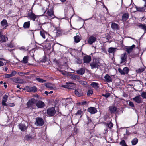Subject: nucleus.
<instances>
[{
    "label": "nucleus",
    "instance_id": "nucleus-1",
    "mask_svg": "<svg viewBox=\"0 0 146 146\" xmlns=\"http://www.w3.org/2000/svg\"><path fill=\"white\" fill-rule=\"evenodd\" d=\"M56 113V110L54 108H49L47 110V114L49 116H54L55 114Z\"/></svg>",
    "mask_w": 146,
    "mask_h": 146
},
{
    "label": "nucleus",
    "instance_id": "nucleus-2",
    "mask_svg": "<svg viewBox=\"0 0 146 146\" xmlns=\"http://www.w3.org/2000/svg\"><path fill=\"white\" fill-rule=\"evenodd\" d=\"M35 124L38 126H42L44 124L43 119L41 117H37Z\"/></svg>",
    "mask_w": 146,
    "mask_h": 146
},
{
    "label": "nucleus",
    "instance_id": "nucleus-3",
    "mask_svg": "<svg viewBox=\"0 0 146 146\" xmlns=\"http://www.w3.org/2000/svg\"><path fill=\"white\" fill-rule=\"evenodd\" d=\"M100 62L99 61L97 60H95V61H93L90 64L92 69H94L96 68H98L100 67Z\"/></svg>",
    "mask_w": 146,
    "mask_h": 146
},
{
    "label": "nucleus",
    "instance_id": "nucleus-4",
    "mask_svg": "<svg viewBox=\"0 0 146 146\" xmlns=\"http://www.w3.org/2000/svg\"><path fill=\"white\" fill-rule=\"evenodd\" d=\"M75 95L78 97H80L84 96V92L82 89H76L74 92Z\"/></svg>",
    "mask_w": 146,
    "mask_h": 146
},
{
    "label": "nucleus",
    "instance_id": "nucleus-5",
    "mask_svg": "<svg viewBox=\"0 0 146 146\" xmlns=\"http://www.w3.org/2000/svg\"><path fill=\"white\" fill-rule=\"evenodd\" d=\"M64 87L70 89H73L76 87V84L72 82L68 83L66 85H64Z\"/></svg>",
    "mask_w": 146,
    "mask_h": 146
},
{
    "label": "nucleus",
    "instance_id": "nucleus-6",
    "mask_svg": "<svg viewBox=\"0 0 146 146\" xmlns=\"http://www.w3.org/2000/svg\"><path fill=\"white\" fill-rule=\"evenodd\" d=\"M36 106L38 108H42L45 107V104L44 102L41 100H38L36 101Z\"/></svg>",
    "mask_w": 146,
    "mask_h": 146
},
{
    "label": "nucleus",
    "instance_id": "nucleus-7",
    "mask_svg": "<svg viewBox=\"0 0 146 146\" xmlns=\"http://www.w3.org/2000/svg\"><path fill=\"white\" fill-rule=\"evenodd\" d=\"M31 12H29L28 14V17L33 21L35 20V19L37 18V16L34 14L32 12V9L31 10Z\"/></svg>",
    "mask_w": 146,
    "mask_h": 146
},
{
    "label": "nucleus",
    "instance_id": "nucleus-8",
    "mask_svg": "<svg viewBox=\"0 0 146 146\" xmlns=\"http://www.w3.org/2000/svg\"><path fill=\"white\" fill-rule=\"evenodd\" d=\"M91 57L90 56L86 55L83 57V60L84 63H88L91 61Z\"/></svg>",
    "mask_w": 146,
    "mask_h": 146
},
{
    "label": "nucleus",
    "instance_id": "nucleus-9",
    "mask_svg": "<svg viewBox=\"0 0 146 146\" xmlns=\"http://www.w3.org/2000/svg\"><path fill=\"white\" fill-rule=\"evenodd\" d=\"M36 100L34 98H32L29 100L27 103V105L29 108L32 107V105L35 104Z\"/></svg>",
    "mask_w": 146,
    "mask_h": 146
},
{
    "label": "nucleus",
    "instance_id": "nucleus-10",
    "mask_svg": "<svg viewBox=\"0 0 146 146\" xmlns=\"http://www.w3.org/2000/svg\"><path fill=\"white\" fill-rule=\"evenodd\" d=\"M87 111L91 114H95L98 111L96 109L95 107H90L88 108Z\"/></svg>",
    "mask_w": 146,
    "mask_h": 146
},
{
    "label": "nucleus",
    "instance_id": "nucleus-11",
    "mask_svg": "<svg viewBox=\"0 0 146 146\" xmlns=\"http://www.w3.org/2000/svg\"><path fill=\"white\" fill-rule=\"evenodd\" d=\"M140 96V95H138L133 98V100L135 102L138 104L141 103L142 102V98Z\"/></svg>",
    "mask_w": 146,
    "mask_h": 146
},
{
    "label": "nucleus",
    "instance_id": "nucleus-12",
    "mask_svg": "<svg viewBox=\"0 0 146 146\" xmlns=\"http://www.w3.org/2000/svg\"><path fill=\"white\" fill-rule=\"evenodd\" d=\"M8 97L7 95L5 94L3 97V99L2 102V105L3 106H7L8 105L6 103V102L7 100Z\"/></svg>",
    "mask_w": 146,
    "mask_h": 146
},
{
    "label": "nucleus",
    "instance_id": "nucleus-13",
    "mask_svg": "<svg viewBox=\"0 0 146 146\" xmlns=\"http://www.w3.org/2000/svg\"><path fill=\"white\" fill-rule=\"evenodd\" d=\"M111 27L114 30L117 31L119 29V26L117 24L115 23H112L111 25Z\"/></svg>",
    "mask_w": 146,
    "mask_h": 146
},
{
    "label": "nucleus",
    "instance_id": "nucleus-14",
    "mask_svg": "<svg viewBox=\"0 0 146 146\" xmlns=\"http://www.w3.org/2000/svg\"><path fill=\"white\" fill-rule=\"evenodd\" d=\"M99 84L98 83L92 82L91 83L90 86L92 88L97 90L99 88Z\"/></svg>",
    "mask_w": 146,
    "mask_h": 146
},
{
    "label": "nucleus",
    "instance_id": "nucleus-15",
    "mask_svg": "<svg viewBox=\"0 0 146 146\" xmlns=\"http://www.w3.org/2000/svg\"><path fill=\"white\" fill-rule=\"evenodd\" d=\"M96 37H89L88 42L89 44L91 45L96 40Z\"/></svg>",
    "mask_w": 146,
    "mask_h": 146
},
{
    "label": "nucleus",
    "instance_id": "nucleus-16",
    "mask_svg": "<svg viewBox=\"0 0 146 146\" xmlns=\"http://www.w3.org/2000/svg\"><path fill=\"white\" fill-rule=\"evenodd\" d=\"M18 126L19 129L23 131H25L28 127L26 126L25 124L22 123L19 124Z\"/></svg>",
    "mask_w": 146,
    "mask_h": 146
},
{
    "label": "nucleus",
    "instance_id": "nucleus-17",
    "mask_svg": "<svg viewBox=\"0 0 146 146\" xmlns=\"http://www.w3.org/2000/svg\"><path fill=\"white\" fill-rule=\"evenodd\" d=\"M105 80L107 82L110 83L112 82L111 77L108 74H106L104 77Z\"/></svg>",
    "mask_w": 146,
    "mask_h": 146
},
{
    "label": "nucleus",
    "instance_id": "nucleus-18",
    "mask_svg": "<svg viewBox=\"0 0 146 146\" xmlns=\"http://www.w3.org/2000/svg\"><path fill=\"white\" fill-rule=\"evenodd\" d=\"M127 57V56L126 53H124L121 55V63H123L126 61Z\"/></svg>",
    "mask_w": 146,
    "mask_h": 146
},
{
    "label": "nucleus",
    "instance_id": "nucleus-19",
    "mask_svg": "<svg viewBox=\"0 0 146 146\" xmlns=\"http://www.w3.org/2000/svg\"><path fill=\"white\" fill-rule=\"evenodd\" d=\"M69 76L70 77V78L72 80H80V77L79 76L72 73L69 74Z\"/></svg>",
    "mask_w": 146,
    "mask_h": 146
},
{
    "label": "nucleus",
    "instance_id": "nucleus-20",
    "mask_svg": "<svg viewBox=\"0 0 146 146\" xmlns=\"http://www.w3.org/2000/svg\"><path fill=\"white\" fill-rule=\"evenodd\" d=\"M76 72L78 74L83 75L85 72V70L83 68H82L76 70Z\"/></svg>",
    "mask_w": 146,
    "mask_h": 146
},
{
    "label": "nucleus",
    "instance_id": "nucleus-21",
    "mask_svg": "<svg viewBox=\"0 0 146 146\" xmlns=\"http://www.w3.org/2000/svg\"><path fill=\"white\" fill-rule=\"evenodd\" d=\"M47 14L49 16L51 17L54 16V12L52 9H49L47 12Z\"/></svg>",
    "mask_w": 146,
    "mask_h": 146
},
{
    "label": "nucleus",
    "instance_id": "nucleus-22",
    "mask_svg": "<svg viewBox=\"0 0 146 146\" xmlns=\"http://www.w3.org/2000/svg\"><path fill=\"white\" fill-rule=\"evenodd\" d=\"M44 48L46 50H49L51 48V45L50 43L45 44L43 46Z\"/></svg>",
    "mask_w": 146,
    "mask_h": 146
},
{
    "label": "nucleus",
    "instance_id": "nucleus-23",
    "mask_svg": "<svg viewBox=\"0 0 146 146\" xmlns=\"http://www.w3.org/2000/svg\"><path fill=\"white\" fill-rule=\"evenodd\" d=\"M117 109L116 107L115 106L110 107L109 108V110L111 114L115 113Z\"/></svg>",
    "mask_w": 146,
    "mask_h": 146
},
{
    "label": "nucleus",
    "instance_id": "nucleus-24",
    "mask_svg": "<svg viewBox=\"0 0 146 146\" xmlns=\"http://www.w3.org/2000/svg\"><path fill=\"white\" fill-rule=\"evenodd\" d=\"M40 34L42 36H45L49 35V34L43 30H42L40 31Z\"/></svg>",
    "mask_w": 146,
    "mask_h": 146
},
{
    "label": "nucleus",
    "instance_id": "nucleus-25",
    "mask_svg": "<svg viewBox=\"0 0 146 146\" xmlns=\"http://www.w3.org/2000/svg\"><path fill=\"white\" fill-rule=\"evenodd\" d=\"M30 92H36L37 90V88L36 86H33L29 88Z\"/></svg>",
    "mask_w": 146,
    "mask_h": 146
},
{
    "label": "nucleus",
    "instance_id": "nucleus-26",
    "mask_svg": "<svg viewBox=\"0 0 146 146\" xmlns=\"http://www.w3.org/2000/svg\"><path fill=\"white\" fill-rule=\"evenodd\" d=\"M129 18V15L127 13L123 14L122 16V20L123 21H126Z\"/></svg>",
    "mask_w": 146,
    "mask_h": 146
},
{
    "label": "nucleus",
    "instance_id": "nucleus-27",
    "mask_svg": "<svg viewBox=\"0 0 146 146\" xmlns=\"http://www.w3.org/2000/svg\"><path fill=\"white\" fill-rule=\"evenodd\" d=\"M138 142V139L136 138H135L133 139L131 141L132 144L133 145H136Z\"/></svg>",
    "mask_w": 146,
    "mask_h": 146
},
{
    "label": "nucleus",
    "instance_id": "nucleus-28",
    "mask_svg": "<svg viewBox=\"0 0 146 146\" xmlns=\"http://www.w3.org/2000/svg\"><path fill=\"white\" fill-rule=\"evenodd\" d=\"M136 9H137V11H139V12H143L146 9V8H145L144 7H136Z\"/></svg>",
    "mask_w": 146,
    "mask_h": 146
},
{
    "label": "nucleus",
    "instance_id": "nucleus-29",
    "mask_svg": "<svg viewBox=\"0 0 146 146\" xmlns=\"http://www.w3.org/2000/svg\"><path fill=\"white\" fill-rule=\"evenodd\" d=\"M28 56H25L22 60V61H21V62L24 64H26L27 62L28 61Z\"/></svg>",
    "mask_w": 146,
    "mask_h": 146
},
{
    "label": "nucleus",
    "instance_id": "nucleus-30",
    "mask_svg": "<svg viewBox=\"0 0 146 146\" xmlns=\"http://www.w3.org/2000/svg\"><path fill=\"white\" fill-rule=\"evenodd\" d=\"M36 81L40 83H44L46 82V80L39 78H35Z\"/></svg>",
    "mask_w": 146,
    "mask_h": 146
},
{
    "label": "nucleus",
    "instance_id": "nucleus-31",
    "mask_svg": "<svg viewBox=\"0 0 146 146\" xmlns=\"http://www.w3.org/2000/svg\"><path fill=\"white\" fill-rule=\"evenodd\" d=\"M93 94V91L92 89H89L88 90L87 93V96H89L92 95Z\"/></svg>",
    "mask_w": 146,
    "mask_h": 146
},
{
    "label": "nucleus",
    "instance_id": "nucleus-32",
    "mask_svg": "<svg viewBox=\"0 0 146 146\" xmlns=\"http://www.w3.org/2000/svg\"><path fill=\"white\" fill-rule=\"evenodd\" d=\"M25 137L27 141L31 140L33 138L32 135L30 134L26 135Z\"/></svg>",
    "mask_w": 146,
    "mask_h": 146
},
{
    "label": "nucleus",
    "instance_id": "nucleus-33",
    "mask_svg": "<svg viewBox=\"0 0 146 146\" xmlns=\"http://www.w3.org/2000/svg\"><path fill=\"white\" fill-rule=\"evenodd\" d=\"M30 26V21L25 22L23 24V27L25 28H28Z\"/></svg>",
    "mask_w": 146,
    "mask_h": 146
},
{
    "label": "nucleus",
    "instance_id": "nucleus-34",
    "mask_svg": "<svg viewBox=\"0 0 146 146\" xmlns=\"http://www.w3.org/2000/svg\"><path fill=\"white\" fill-rule=\"evenodd\" d=\"M116 48L113 47H110L109 48L108 52L110 53H114L115 51Z\"/></svg>",
    "mask_w": 146,
    "mask_h": 146
},
{
    "label": "nucleus",
    "instance_id": "nucleus-35",
    "mask_svg": "<svg viewBox=\"0 0 146 146\" xmlns=\"http://www.w3.org/2000/svg\"><path fill=\"white\" fill-rule=\"evenodd\" d=\"M81 37H74V42L76 43L79 42L81 40Z\"/></svg>",
    "mask_w": 146,
    "mask_h": 146
},
{
    "label": "nucleus",
    "instance_id": "nucleus-36",
    "mask_svg": "<svg viewBox=\"0 0 146 146\" xmlns=\"http://www.w3.org/2000/svg\"><path fill=\"white\" fill-rule=\"evenodd\" d=\"M119 144L121 146H128L124 140H122L119 143Z\"/></svg>",
    "mask_w": 146,
    "mask_h": 146
},
{
    "label": "nucleus",
    "instance_id": "nucleus-37",
    "mask_svg": "<svg viewBox=\"0 0 146 146\" xmlns=\"http://www.w3.org/2000/svg\"><path fill=\"white\" fill-rule=\"evenodd\" d=\"M123 70L125 74H127L129 71V69L127 67H124Z\"/></svg>",
    "mask_w": 146,
    "mask_h": 146
},
{
    "label": "nucleus",
    "instance_id": "nucleus-38",
    "mask_svg": "<svg viewBox=\"0 0 146 146\" xmlns=\"http://www.w3.org/2000/svg\"><path fill=\"white\" fill-rule=\"evenodd\" d=\"M139 27L144 31H146V25H145L140 24L139 25Z\"/></svg>",
    "mask_w": 146,
    "mask_h": 146
},
{
    "label": "nucleus",
    "instance_id": "nucleus-39",
    "mask_svg": "<svg viewBox=\"0 0 146 146\" xmlns=\"http://www.w3.org/2000/svg\"><path fill=\"white\" fill-rule=\"evenodd\" d=\"M55 39V38L53 37H48L46 40L48 42H52Z\"/></svg>",
    "mask_w": 146,
    "mask_h": 146
},
{
    "label": "nucleus",
    "instance_id": "nucleus-40",
    "mask_svg": "<svg viewBox=\"0 0 146 146\" xmlns=\"http://www.w3.org/2000/svg\"><path fill=\"white\" fill-rule=\"evenodd\" d=\"M113 124L111 122H110L109 123H107L106 126L108 128L111 129L113 126Z\"/></svg>",
    "mask_w": 146,
    "mask_h": 146
},
{
    "label": "nucleus",
    "instance_id": "nucleus-41",
    "mask_svg": "<svg viewBox=\"0 0 146 146\" xmlns=\"http://www.w3.org/2000/svg\"><path fill=\"white\" fill-rule=\"evenodd\" d=\"M145 70L143 68H140L136 70V72L137 73H140L143 72Z\"/></svg>",
    "mask_w": 146,
    "mask_h": 146
},
{
    "label": "nucleus",
    "instance_id": "nucleus-42",
    "mask_svg": "<svg viewBox=\"0 0 146 146\" xmlns=\"http://www.w3.org/2000/svg\"><path fill=\"white\" fill-rule=\"evenodd\" d=\"M75 114L76 115H81V116H82V111L81 110H78Z\"/></svg>",
    "mask_w": 146,
    "mask_h": 146
},
{
    "label": "nucleus",
    "instance_id": "nucleus-43",
    "mask_svg": "<svg viewBox=\"0 0 146 146\" xmlns=\"http://www.w3.org/2000/svg\"><path fill=\"white\" fill-rule=\"evenodd\" d=\"M1 38V41L2 42H5L6 40H8L7 37H0Z\"/></svg>",
    "mask_w": 146,
    "mask_h": 146
},
{
    "label": "nucleus",
    "instance_id": "nucleus-44",
    "mask_svg": "<svg viewBox=\"0 0 146 146\" xmlns=\"http://www.w3.org/2000/svg\"><path fill=\"white\" fill-rule=\"evenodd\" d=\"M141 96L143 98L146 99V92L144 91L142 92L141 94Z\"/></svg>",
    "mask_w": 146,
    "mask_h": 146
},
{
    "label": "nucleus",
    "instance_id": "nucleus-45",
    "mask_svg": "<svg viewBox=\"0 0 146 146\" xmlns=\"http://www.w3.org/2000/svg\"><path fill=\"white\" fill-rule=\"evenodd\" d=\"M1 24L3 26L6 25L7 24V21L6 20L4 19L1 22Z\"/></svg>",
    "mask_w": 146,
    "mask_h": 146
},
{
    "label": "nucleus",
    "instance_id": "nucleus-46",
    "mask_svg": "<svg viewBox=\"0 0 146 146\" xmlns=\"http://www.w3.org/2000/svg\"><path fill=\"white\" fill-rule=\"evenodd\" d=\"M126 52L128 54H130L132 51L133 49L130 47L126 48Z\"/></svg>",
    "mask_w": 146,
    "mask_h": 146
},
{
    "label": "nucleus",
    "instance_id": "nucleus-47",
    "mask_svg": "<svg viewBox=\"0 0 146 146\" xmlns=\"http://www.w3.org/2000/svg\"><path fill=\"white\" fill-rule=\"evenodd\" d=\"M111 95V94L109 93H107L105 94H102V96H103L105 97L106 98H108L110 97Z\"/></svg>",
    "mask_w": 146,
    "mask_h": 146
},
{
    "label": "nucleus",
    "instance_id": "nucleus-48",
    "mask_svg": "<svg viewBox=\"0 0 146 146\" xmlns=\"http://www.w3.org/2000/svg\"><path fill=\"white\" fill-rule=\"evenodd\" d=\"M79 82L80 84L83 86L86 85L87 84L86 82L83 80H80L79 81Z\"/></svg>",
    "mask_w": 146,
    "mask_h": 146
},
{
    "label": "nucleus",
    "instance_id": "nucleus-49",
    "mask_svg": "<svg viewBox=\"0 0 146 146\" xmlns=\"http://www.w3.org/2000/svg\"><path fill=\"white\" fill-rule=\"evenodd\" d=\"M12 41L11 40L10 43L7 44H6V46L11 48H12L13 47V46L12 43Z\"/></svg>",
    "mask_w": 146,
    "mask_h": 146
},
{
    "label": "nucleus",
    "instance_id": "nucleus-50",
    "mask_svg": "<svg viewBox=\"0 0 146 146\" xmlns=\"http://www.w3.org/2000/svg\"><path fill=\"white\" fill-rule=\"evenodd\" d=\"M118 71L121 75H125V73L123 72V70H122L120 68H119L118 69Z\"/></svg>",
    "mask_w": 146,
    "mask_h": 146
},
{
    "label": "nucleus",
    "instance_id": "nucleus-51",
    "mask_svg": "<svg viewBox=\"0 0 146 146\" xmlns=\"http://www.w3.org/2000/svg\"><path fill=\"white\" fill-rule=\"evenodd\" d=\"M47 58L45 56H44L42 59L41 60L40 62H46Z\"/></svg>",
    "mask_w": 146,
    "mask_h": 146
},
{
    "label": "nucleus",
    "instance_id": "nucleus-52",
    "mask_svg": "<svg viewBox=\"0 0 146 146\" xmlns=\"http://www.w3.org/2000/svg\"><path fill=\"white\" fill-rule=\"evenodd\" d=\"M12 77L11 74H6L5 75V77L6 78H9Z\"/></svg>",
    "mask_w": 146,
    "mask_h": 146
},
{
    "label": "nucleus",
    "instance_id": "nucleus-53",
    "mask_svg": "<svg viewBox=\"0 0 146 146\" xmlns=\"http://www.w3.org/2000/svg\"><path fill=\"white\" fill-rule=\"evenodd\" d=\"M129 105L132 107H134V105L133 103L131 101H129Z\"/></svg>",
    "mask_w": 146,
    "mask_h": 146
},
{
    "label": "nucleus",
    "instance_id": "nucleus-54",
    "mask_svg": "<svg viewBox=\"0 0 146 146\" xmlns=\"http://www.w3.org/2000/svg\"><path fill=\"white\" fill-rule=\"evenodd\" d=\"M10 74L13 77L16 74V72L15 71H13L11 72Z\"/></svg>",
    "mask_w": 146,
    "mask_h": 146
},
{
    "label": "nucleus",
    "instance_id": "nucleus-55",
    "mask_svg": "<svg viewBox=\"0 0 146 146\" xmlns=\"http://www.w3.org/2000/svg\"><path fill=\"white\" fill-rule=\"evenodd\" d=\"M82 62V60L78 58L77 59V62L79 64H81Z\"/></svg>",
    "mask_w": 146,
    "mask_h": 146
},
{
    "label": "nucleus",
    "instance_id": "nucleus-56",
    "mask_svg": "<svg viewBox=\"0 0 146 146\" xmlns=\"http://www.w3.org/2000/svg\"><path fill=\"white\" fill-rule=\"evenodd\" d=\"M87 104V102L86 101H84L81 102V105H86Z\"/></svg>",
    "mask_w": 146,
    "mask_h": 146
},
{
    "label": "nucleus",
    "instance_id": "nucleus-57",
    "mask_svg": "<svg viewBox=\"0 0 146 146\" xmlns=\"http://www.w3.org/2000/svg\"><path fill=\"white\" fill-rule=\"evenodd\" d=\"M8 105L10 107H13L15 106V104L14 103H9Z\"/></svg>",
    "mask_w": 146,
    "mask_h": 146
},
{
    "label": "nucleus",
    "instance_id": "nucleus-58",
    "mask_svg": "<svg viewBox=\"0 0 146 146\" xmlns=\"http://www.w3.org/2000/svg\"><path fill=\"white\" fill-rule=\"evenodd\" d=\"M53 61L54 62L56 63V64H58V60H56V58H54L53 59Z\"/></svg>",
    "mask_w": 146,
    "mask_h": 146
},
{
    "label": "nucleus",
    "instance_id": "nucleus-59",
    "mask_svg": "<svg viewBox=\"0 0 146 146\" xmlns=\"http://www.w3.org/2000/svg\"><path fill=\"white\" fill-rule=\"evenodd\" d=\"M4 65L3 62L2 61L0 60V67L3 66Z\"/></svg>",
    "mask_w": 146,
    "mask_h": 146
},
{
    "label": "nucleus",
    "instance_id": "nucleus-60",
    "mask_svg": "<svg viewBox=\"0 0 146 146\" xmlns=\"http://www.w3.org/2000/svg\"><path fill=\"white\" fill-rule=\"evenodd\" d=\"M60 71L61 72V73L62 74H63L64 75H66V74L63 71H62L61 70H60Z\"/></svg>",
    "mask_w": 146,
    "mask_h": 146
},
{
    "label": "nucleus",
    "instance_id": "nucleus-61",
    "mask_svg": "<svg viewBox=\"0 0 146 146\" xmlns=\"http://www.w3.org/2000/svg\"><path fill=\"white\" fill-rule=\"evenodd\" d=\"M4 86L5 88H6L7 87V85H6V83L5 82H4Z\"/></svg>",
    "mask_w": 146,
    "mask_h": 146
},
{
    "label": "nucleus",
    "instance_id": "nucleus-62",
    "mask_svg": "<svg viewBox=\"0 0 146 146\" xmlns=\"http://www.w3.org/2000/svg\"><path fill=\"white\" fill-rule=\"evenodd\" d=\"M135 45L134 44H133L132 46H130V47L132 48V49L133 50V48H134L135 47Z\"/></svg>",
    "mask_w": 146,
    "mask_h": 146
},
{
    "label": "nucleus",
    "instance_id": "nucleus-63",
    "mask_svg": "<svg viewBox=\"0 0 146 146\" xmlns=\"http://www.w3.org/2000/svg\"><path fill=\"white\" fill-rule=\"evenodd\" d=\"M46 86L47 88H49V84L48 83L46 84L45 85Z\"/></svg>",
    "mask_w": 146,
    "mask_h": 146
},
{
    "label": "nucleus",
    "instance_id": "nucleus-64",
    "mask_svg": "<svg viewBox=\"0 0 146 146\" xmlns=\"http://www.w3.org/2000/svg\"><path fill=\"white\" fill-rule=\"evenodd\" d=\"M44 93L46 94L47 95H48L49 94H48V92H47V91H45L44 92Z\"/></svg>",
    "mask_w": 146,
    "mask_h": 146
}]
</instances>
